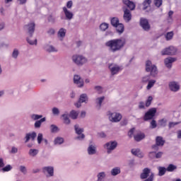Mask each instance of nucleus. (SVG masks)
Wrapping results in <instances>:
<instances>
[{
    "mask_svg": "<svg viewBox=\"0 0 181 181\" xmlns=\"http://www.w3.org/2000/svg\"><path fill=\"white\" fill-rule=\"evenodd\" d=\"M125 45H127L125 38L110 40L105 43V46L109 47V50L110 52H112V53L119 52Z\"/></svg>",
    "mask_w": 181,
    "mask_h": 181,
    "instance_id": "1",
    "label": "nucleus"
},
{
    "mask_svg": "<svg viewBox=\"0 0 181 181\" xmlns=\"http://www.w3.org/2000/svg\"><path fill=\"white\" fill-rule=\"evenodd\" d=\"M146 71L150 72V76H152V77L158 76V68L155 64H152V62L149 60L146 62Z\"/></svg>",
    "mask_w": 181,
    "mask_h": 181,
    "instance_id": "2",
    "label": "nucleus"
},
{
    "mask_svg": "<svg viewBox=\"0 0 181 181\" xmlns=\"http://www.w3.org/2000/svg\"><path fill=\"white\" fill-rule=\"evenodd\" d=\"M72 61L76 66H83V64L87 63V59L83 56L78 54L72 56Z\"/></svg>",
    "mask_w": 181,
    "mask_h": 181,
    "instance_id": "3",
    "label": "nucleus"
},
{
    "mask_svg": "<svg viewBox=\"0 0 181 181\" xmlns=\"http://www.w3.org/2000/svg\"><path fill=\"white\" fill-rule=\"evenodd\" d=\"M158 110L156 107L150 108L145 114L143 117L144 121H149L151 119H153L155 115H156Z\"/></svg>",
    "mask_w": 181,
    "mask_h": 181,
    "instance_id": "4",
    "label": "nucleus"
},
{
    "mask_svg": "<svg viewBox=\"0 0 181 181\" xmlns=\"http://www.w3.org/2000/svg\"><path fill=\"white\" fill-rule=\"evenodd\" d=\"M107 115L109 117V120L111 122H119V121L122 119V115L118 112H108Z\"/></svg>",
    "mask_w": 181,
    "mask_h": 181,
    "instance_id": "5",
    "label": "nucleus"
},
{
    "mask_svg": "<svg viewBox=\"0 0 181 181\" xmlns=\"http://www.w3.org/2000/svg\"><path fill=\"white\" fill-rule=\"evenodd\" d=\"M118 142L117 141H110L105 144V148L107 149V153H112V151L117 149Z\"/></svg>",
    "mask_w": 181,
    "mask_h": 181,
    "instance_id": "6",
    "label": "nucleus"
},
{
    "mask_svg": "<svg viewBox=\"0 0 181 181\" xmlns=\"http://www.w3.org/2000/svg\"><path fill=\"white\" fill-rule=\"evenodd\" d=\"M177 50L175 47L170 46L161 51L162 56H175Z\"/></svg>",
    "mask_w": 181,
    "mask_h": 181,
    "instance_id": "7",
    "label": "nucleus"
},
{
    "mask_svg": "<svg viewBox=\"0 0 181 181\" xmlns=\"http://www.w3.org/2000/svg\"><path fill=\"white\" fill-rule=\"evenodd\" d=\"M73 81L74 84H76L78 88H83L84 87V80L81 78L80 75H74Z\"/></svg>",
    "mask_w": 181,
    "mask_h": 181,
    "instance_id": "8",
    "label": "nucleus"
},
{
    "mask_svg": "<svg viewBox=\"0 0 181 181\" xmlns=\"http://www.w3.org/2000/svg\"><path fill=\"white\" fill-rule=\"evenodd\" d=\"M24 28L28 31L30 37H33V33H35V29L36 28V24L35 22L28 23L24 26Z\"/></svg>",
    "mask_w": 181,
    "mask_h": 181,
    "instance_id": "9",
    "label": "nucleus"
},
{
    "mask_svg": "<svg viewBox=\"0 0 181 181\" xmlns=\"http://www.w3.org/2000/svg\"><path fill=\"white\" fill-rule=\"evenodd\" d=\"M122 11L124 12L123 19L126 23L131 22L132 20V14L131 13V10L127 8V7H122Z\"/></svg>",
    "mask_w": 181,
    "mask_h": 181,
    "instance_id": "10",
    "label": "nucleus"
},
{
    "mask_svg": "<svg viewBox=\"0 0 181 181\" xmlns=\"http://www.w3.org/2000/svg\"><path fill=\"white\" fill-rule=\"evenodd\" d=\"M74 129H75V132H76V134H77V135H81V136H78L76 138V139H79V141H81V139H84V138H86V135H84V134H83V132H84V129L80 128V125L75 124Z\"/></svg>",
    "mask_w": 181,
    "mask_h": 181,
    "instance_id": "11",
    "label": "nucleus"
},
{
    "mask_svg": "<svg viewBox=\"0 0 181 181\" xmlns=\"http://www.w3.org/2000/svg\"><path fill=\"white\" fill-rule=\"evenodd\" d=\"M122 3L124 6L122 8H127L129 11H135V8H136V5L130 0H122Z\"/></svg>",
    "mask_w": 181,
    "mask_h": 181,
    "instance_id": "12",
    "label": "nucleus"
},
{
    "mask_svg": "<svg viewBox=\"0 0 181 181\" xmlns=\"http://www.w3.org/2000/svg\"><path fill=\"white\" fill-rule=\"evenodd\" d=\"M168 87L170 90V91H173V93H177L179 90H180V84L179 82L176 81H171L168 83Z\"/></svg>",
    "mask_w": 181,
    "mask_h": 181,
    "instance_id": "13",
    "label": "nucleus"
},
{
    "mask_svg": "<svg viewBox=\"0 0 181 181\" xmlns=\"http://www.w3.org/2000/svg\"><path fill=\"white\" fill-rule=\"evenodd\" d=\"M140 26L145 30L146 32H148L151 30V25H149V21L148 19L141 18L140 19Z\"/></svg>",
    "mask_w": 181,
    "mask_h": 181,
    "instance_id": "14",
    "label": "nucleus"
},
{
    "mask_svg": "<svg viewBox=\"0 0 181 181\" xmlns=\"http://www.w3.org/2000/svg\"><path fill=\"white\" fill-rule=\"evenodd\" d=\"M108 67L112 76L118 74V73H119V70H121V67L115 64H109Z\"/></svg>",
    "mask_w": 181,
    "mask_h": 181,
    "instance_id": "15",
    "label": "nucleus"
},
{
    "mask_svg": "<svg viewBox=\"0 0 181 181\" xmlns=\"http://www.w3.org/2000/svg\"><path fill=\"white\" fill-rule=\"evenodd\" d=\"M151 173H152L151 172V169L149 168H145L144 169H143L142 173L140 174V179H141V180H145V179H148V177H149L151 175Z\"/></svg>",
    "mask_w": 181,
    "mask_h": 181,
    "instance_id": "16",
    "label": "nucleus"
},
{
    "mask_svg": "<svg viewBox=\"0 0 181 181\" xmlns=\"http://www.w3.org/2000/svg\"><path fill=\"white\" fill-rule=\"evenodd\" d=\"M176 58L168 57L164 59V64L167 69H172V64L176 62Z\"/></svg>",
    "mask_w": 181,
    "mask_h": 181,
    "instance_id": "17",
    "label": "nucleus"
},
{
    "mask_svg": "<svg viewBox=\"0 0 181 181\" xmlns=\"http://www.w3.org/2000/svg\"><path fill=\"white\" fill-rule=\"evenodd\" d=\"M87 152L88 155H95V153H97V147L93 141H90L89 146L87 148Z\"/></svg>",
    "mask_w": 181,
    "mask_h": 181,
    "instance_id": "18",
    "label": "nucleus"
},
{
    "mask_svg": "<svg viewBox=\"0 0 181 181\" xmlns=\"http://www.w3.org/2000/svg\"><path fill=\"white\" fill-rule=\"evenodd\" d=\"M36 136H37V134H36V132H33L32 133H27L25 136V144H28L30 139L32 141H35L36 139Z\"/></svg>",
    "mask_w": 181,
    "mask_h": 181,
    "instance_id": "19",
    "label": "nucleus"
},
{
    "mask_svg": "<svg viewBox=\"0 0 181 181\" xmlns=\"http://www.w3.org/2000/svg\"><path fill=\"white\" fill-rule=\"evenodd\" d=\"M48 173L49 177L54 176V168L53 166H46L42 168V173Z\"/></svg>",
    "mask_w": 181,
    "mask_h": 181,
    "instance_id": "20",
    "label": "nucleus"
},
{
    "mask_svg": "<svg viewBox=\"0 0 181 181\" xmlns=\"http://www.w3.org/2000/svg\"><path fill=\"white\" fill-rule=\"evenodd\" d=\"M131 153L134 156H137V158H140L141 159L144 158V153L139 148H133L131 150Z\"/></svg>",
    "mask_w": 181,
    "mask_h": 181,
    "instance_id": "21",
    "label": "nucleus"
},
{
    "mask_svg": "<svg viewBox=\"0 0 181 181\" xmlns=\"http://www.w3.org/2000/svg\"><path fill=\"white\" fill-rule=\"evenodd\" d=\"M63 11L67 21H71V19H73V16H74V14H73L70 11H69L67 8L63 7Z\"/></svg>",
    "mask_w": 181,
    "mask_h": 181,
    "instance_id": "22",
    "label": "nucleus"
},
{
    "mask_svg": "<svg viewBox=\"0 0 181 181\" xmlns=\"http://www.w3.org/2000/svg\"><path fill=\"white\" fill-rule=\"evenodd\" d=\"M44 49L48 53H53L54 52H57V49H56V47L49 44H47L44 46Z\"/></svg>",
    "mask_w": 181,
    "mask_h": 181,
    "instance_id": "23",
    "label": "nucleus"
},
{
    "mask_svg": "<svg viewBox=\"0 0 181 181\" xmlns=\"http://www.w3.org/2000/svg\"><path fill=\"white\" fill-rule=\"evenodd\" d=\"M70 115L68 113H64L62 115V118L63 119L64 124L65 125H70L71 121L70 120Z\"/></svg>",
    "mask_w": 181,
    "mask_h": 181,
    "instance_id": "24",
    "label": "nucleus"
},
{
    "mask_svg": "<svg viewBox=\"0 0 181 181\" xmlns=\"http://www.w3.org/2000/svg\"><path fill=\"white\" fill-rule=\"evenodd\" d=\"M115 28H116L117 33L119 35H122V33H124V30H125V27L122 23H119V25L115 26Z\"/></svg>",
    "mask_w": 181,
    "mask_h": 181,
    "instance_id": "25",
    "label": "nucleus"
},
{
    "mask_svg": "<svg viewBox=\"0 0 181 181\" xmlns=\"http://www.w3.org/2000/svg\"><path fill=\"white\" fill-rule=\"evenodd\" d=\"M152 4V0H144L143 3L140 5H141L142 7V11H146L149 6H151V4Z\"/></svg>",
    "mask_w": 181,
    "mask_h": 181,
    "instance_id": "26",
    "label": "nucleus"
},
{
    "mask_svg": "<svg viewBox=\"0 0 181 181\" xmlns=\"http://www.w3.org/2000/svg\"><path fill=\"white\" fill-rule=\"evenodd\" d=\"M105 100V96L99 97L95 99V103L97 105V107H98V109L100 110L101 108V105H103V101Z\"/></svg>",
    "mask_w": 181,
    "mask_h": 181,
    "instance_id": "27",
    "label": "nucleus"
},
{
    "mask_svg": "<svg viewBox=\"0 0 181 181\" xmlns=\"http://www.w3.org/2000/svg\"><path fill=\"white\" fill-rule=\"evenodd\" d=\"M165 140L163 139V137L160 136H158L156 137V144L160 146H163L165 145Z\"/></svg>",
    "mask_w": 181,
    "mask_h": 181,
    "instance_id": "28",
    "label": "nucleus"
},
{
    "mask_svg": "<svg viewBox=\"0 0 181 181\" xmlns=\"http://www.w3.org/2000/svg\"><path fill=\"white\" fill-rule=\"evenodd\" d=\"M79 103H85L87 104L88 103V96L86 93H83L80 95L78 99Z\"/></svg>",
    "mask_w": 181,
    "mask_h": 181,
    "instance_id": "29",
    "label": "nucleus"
},
{
    "mask_svg": "<svg viewBox=\"0 0 181 181\" xmlns=\"http://www.w3.org/2000/svg\"><path fill=\"white\" fill-rule=\"evenodd\" d=\"M134 138L136 142H140V141H142V139H145V134L139 133V134L134 135Z\"/></svg>",
    "mask_w": 181,
    "mask_h": 181,
    "instance_id": "30",
    "label": "nucleus"
},
{
    "mask_svg": "<svg viewBox=\"0 0 181 181\" xmlns=\"http://www.w3.org/2000/svg\"><path fill=\"white\" fill-rule=\"evenodd\" d=\"M42 122H46V117H42V119H40V120H37L35 124H34V127L35 128L39 129L40 128V127H42Z\"/></svg>",
    "mask_w": 181,
    "mask_h": 181,
    "instance_id": "31",
    "label": "nucleus"
},
{
    "mask_svg": "<svg viewBox=\"0 0 181 181\" xmlns=\"http://www.w3.org/2000/svg\"><path fill=\"white\" fill-rule=\"evenodd\" d=\"M119 173H121V168L119 167L114 168L110 171L112 176H117V175H119Z\"/></svg>",
    "mask_w": 181,
    "mask_h": 181,
    "instance_id": "32",
    "label": "nucleus"
},
{
    "mask_svg": "<svg viewBox=\"0 0 181 181\" xmlns=\"http://www.w3.org/2000/svg\"><path fill=\"white\" fill-rule=\"evenodd\" d=\"M110 23L113 28H115V26L119 24V19L117 17H113L110 19Z\"/></svg>",
    "mask_w": 181,
    "mask_h": 181,
    "instance_id": "33",
    "label": "nucleus"
},
{
    "mask_svg": "<svg viewBox=\"0 0 181 181\" xmlns=\"http://www.w3.org/2000/svg\"><path fill=\"white\" fill-rule=\"evenodd\" d=\"M62 144H64V139L62 137L58 136L54 140V145H62Z\"/></svg>",
    "mask_w": 181,
    "mask_h": 181,
    "instance_id": "34",
    "label": "nucleus"
},
{
    "mask_svg": "<svg viewBox=\"0 0 181 181\" xmlns=\"http://www.w3.org/2000/svg\"><path fill=\"white\" fill-rule=\"evenodd\" d=\"M105 176H107V174H105V172L98 173L97 175V177H98L97 181H104V179H105Z\"/></svg>",
    "mask_w": 181,
    "mask_h": 181,
    "instance_id": "35",
    "label": "nucleus"
},
{
    "mask_svg": "<svg viewBox=\"0 0 181 181\" xmlns=\"http://www.w3.org/2000/svg\"><path fill=\"white\" fill-rule=\"evenodd\" d=\"M37 153H39V150L36 148H30L28 152V155H30V156H33V158H35Z\"/></svg>",
    "mask_w": 181,
    "mask_h": 181,
    "instance_id": "36",
    "label": "nucleus"
},
{
    "mask_svg": "<svg viewBox=\"0 0 181 181\" xmlns=\"http://www.w3.org/2000/svg\"><path fill=\"white\" fill-rule=\"evenodd\" d=\"M69 117L72 119H77V118L78 117V112L76 110H71L69 113Z\"/></svg>",
    "mask_w": 181,
    "mask_h": 181,
    "instance_id": "37",
    "label": "nucleus"
},
{
    "mask_svg": "<svg viewBox=\"0 0 181 181\" xmlns=\"http://www.w3.org/2000/svg\"><path fill=\"white\" fill-rule=\"evenodd\" d=\"M32 37H30L29 35L26 37V41L28 43H29L31 46H33L34 45L36 46L37 45V39H35L34 41L30 40Z\"/></svg>",
    "mask_w": 181,
    "mask_h": 181,
    "instance_id": "38",
    "label": "nucleus"
},
{
    "mask_svg": "<svg viewBox=\"0 0 181 181\" xmlns=\"http://www.w3.org/2000/svg\"><path fill=\"white\" fill-rule=\"evenodd\" d=\"M158 176H163L166 173L167 169L165 167H158Z\"/></svg>",
    "mask_w": 181,
    "mask_h": 181,
    "instance_id": "39",
    "label": "nucleus"
},
{
    "mask_svg": "<svg viewBox=\"0 0 181 181\" xmlns=\"http://www.w3.org/2000/svg\"><path fill=\"white\" fill-rule=\"evenodd\" d=\"M110 25L107 23H103L100 25V29L102 30V32H105L107 29H108Z\"/></svg>",
    "mask_w": 181,
    "mask_h": 181,
    "instance_id": "40",
    "label": "nucleus"
},
{
    "mask_svg": "<svg viewBox=\"0 0 181 181\" xmlns=\"http://www.w3.org/2000/svg\"><path fill=\"white\" fill-rule=\"evenodd\" d=\"M167 169V172H173L177 169V167L173 164L168 165Z\"/></svg>",
    "mask_w": 181,
    "mask_h": 181,
    "instance_id": "41",
    "label": "nucleus"
},
{
    "mask_svg": "<svg viewBox=\"0 0 181 181\" xmlns=\"http://www.w3.org/2000/svg\"><path fill=\"white\" fill-rule=\"evenodd\" d=\"M50 131L52 134H56V132H59V127L55 124H51Z\"/></svg>",
    "mask_w": 181,
    "mask_h": 181,
    "instance_id": "42",
    "label": "nucleus"
},
{
    "mask_svg": "<svg viewBox=\"0 0 181 181\" xmlns=\"http://www.w3.org/2000/svg\"><path fill=\"white\" fill-rule=\"evenodd\" d=\"M66 30L64 28H61L59 31H58V36H59V37H64L66 36Z\"/></svg>",
    "mask_w": 181,
    "mask_h": 181,
    "instance_id": "43",
    "label": "nucleus"
},
{
    "mask_svg": "<svg viewBox=\"0 0 181 181\" xmlns=\"http://www.w3.org/2000/svg\"><path fill=\"white\" fill-rule=\"evenodd\" d=\"M155 83H156V80H150V81H148V83L146 86V89L147 90H151V88L152 87H153V86H155Z\"/></svg>",
    "mask_w": 181,
    "mask_h": 181,
    "instance_id": "44",
    "label": "nucleus"
},
{
    "mask_svg": "<svg viewBox=\"0 0 181 181\" xmlns=\"http://www.w3.org/2000/svg\"><path fill=\"white\" fill-rule=\"evenodd\" d=\"M94 90L98 93V94H103L104 88L101 86H95Z\"/></svg>",
    "mask_w": 181,
    "mask_h": 181,
    "instance_id": "45",
    "label": "nucleus"
},
{
    "mask_svg": "<svg viewBox=\"0 0 181 181\" xmlns=\"http://www.w3.org/2000/svg\"><path fill=\"white\" fill-rule=\"evenodd\" d=\"M167 123L168 120L166 119H161L158 120V125H160V127H166Z\"/></svg>",
    "mask_w": 181,
    "mask_h": 181,
    "instance_id": "46",
    "label": "nucleus"
},
{
    "mask_svg": "<svg viewBox=\"0 0 181 181\" xmlns=\"http://www.w3.org/2000/svg\"><path fill=\"white\" fill-rule=\"evenodd\" d=\"M153 100V98L152 96H148L147 100H146V107H151V104H152V101Z\"/></svg>",
    "mask_w": 181,
    "mask_h": 181,
    "instance_id": "47",
    "label": "nucleus"
},
{
    "mask_svg": "<svg viewBox=\"0 0 181 181\" xmlns=\"http://www.w3.org/2000/svg\"><path fill=\"white\" fill-rule=\"evenodd\" d=\"M31 118L33 119V121H37V119H40V118L41 119L43 118V115L33 114L31 115Z\"/></svg>",
    "mask_w": 181,
    "mask_h": 181,
    "instance_id": "48",
    "label": "nucleus"
},
{
    "mask_svg": "<svg viewBox=\"0 0 181 181\" xmlns=\"http://www.w3.org/2000/svg\"><path fill=\"white\" fill-rule=\"evenodd\" d=\"M173 31L167 33L165 35L166 40H172V39H173Z\"/></svg>",
    "mask_w": 181,
    "mask_h": 181,
    "instance_id": "49",
    "label": "nucleus"
},
{
    "mask_svg": "<svg viewBox=\"0 0 181 181\" xmlns=\"http://www.w3.org/2000/svg\"><path fill=\"white\" fill-rule=\"evenodd\" d=\"M19 170L23 173V175H26L28 173V169L25 165H20Z\"/></svg>",
    "mask_w": 181,
    "mask_h": 181,
    "instance_id": "50",
    "label": "nucleus"
},
{
    "mask_svg": "<svg viewBox=\"0 0 181 181\" xmlns=\"http://www.w3.org/2000/svg\"><path fill=\"white\" fill-rule=\"evenodd\" d=\"M11 56L13 59H18V56H19V50H18V49H14Z\"/></svg>",
    "mask_w": 181,
    "mask_h": 181,
    "instance_id": "51",
    "label": "nucleus"
},
{
    "mask_svg": "<svg viewBox=\"0 0 181 181\" xmlns=\"http://www.w3.org/2000/svg\"><path fill=\"white\" fill-rule=\"evenodd\" d=\"M150 81H151V75L145 76L141 79L142 83H149Z\"/></svg>",
    "mask_w": 181,
    "mask_h": 181,
    "instance_id": "52",
    "label": "nucleus"
},
{
    "mask_svg": "<svg viewBox=\"0 0 181 181\" xmlns=\"http://www.w3.org/2000/svg\"><path fill=\"white\" fill-rule=\"evenodd\" d=\"M52 111L53 115H57V116L60 115V110H59V108L53 107Z\"/></svg>",
    "mask_w": 181,
    "mask_h": 181,
    "instance_id": "53",
    "label": "nucleus"
},
{
    "mask_svg": "<svg viewBox=\"0 0 181 181\" xmlns=\"http://www.w3.org/2000/svg\"><path fill=\"white\" fill-rule=\"evenodd\" d=\"M3 172H9V170H12V166L11 165H7L6 167L3 168V169H0Z\"/></svg>",
    "mask_w": 181,
    "mask_h": 181,
    "instance_id": "54",
    "label": "nucleus"
},
{
    "mask_svg": "<svg viewBox=\"0 0 181 181\" xmlns=\"http://www.w3.org/2000/svg\"><path fill=\"white\" fill-rule=\"evenodd\" d=\"M148 158L150 159H155L156 158V151H151L148 153Z\"/></svg>",
    "mask_w": 181,
    "mask_h": 181,
    "instance_id": "55",
    "label": "nucleus"
},
{
    "mask_svg": "<svg viewBox=\"0 0 181 181\" xmlns=\"http://www.w3.org/2000/svg\"><path fill=\"white\" fill-rule=\"evenodd\" d=\"M37 140L39 144H42V141H43V134L39 133L37 135Z\"/></svg>",
    "mask_w": 181,
    "mask_h": 181,
    "instance_id": "56",
    "label": "nucleus"
},
{
    "mask_svg": "<svg viewBox=\"0 0 181 181\" xmlns=\"http://www.w3.org/2000/svg\"><path fill=\"white\" fill-rule=\"evenodd\" d=\"M155 178V174L153 173H151L150 176L146 179H144V181H153V179Z\"/></svg>",
    "mask_w": 181,
    "mask_h": 181,
    "instance_id": "57",
    "label": "nucleus"
},
{
    "mask_svg": "<svg viewBox=\"0 0 181 181\" xmlns=\"http://www.w3.org/2000/svg\"><path fill=\"white\" fill-rule=\"evenodd\" d=\"M156 127H158V124H156V120L152 119L151 122V128L152 129H155V128H156Z\"/></svg>",
    "mask_w": 181,
    "mask_h": 181,
    "instance_id": "58",
    "label": "nucleus"
},
{
    "mask_svg": "<svg viewBox=\"0 0 181 181\" xmlns=\"http://www.w3.org/2000/svg\"><path fill=\"white\" fill-rule=\"evenodd\" d=\"M179 124H180V122H170L169 123V124H168V127H169L170 129V128H173L175 126L179 125Z\"/></svg>",
    "mask_w": 181,
    "mask_h": 181,
    "instance_id": "59",
    "label": "nucleus"
},
{
    "mask_svg": "<svg viewBox=\"0 0 181 181\" xmlns=\"http://www.w3.org/2000/svg\"><path fill=\"white\" fill-rule=\"evenodd\" d=\"M159 145L153 144L151 146V149L153 151V152H158V151H159Z\"/></svg>",
    "mask_w": 181,
    "mask_h": 181,
    "instance_id": "60",
    "label": "nucleus"
},
{
    "mask_svg": "<svg viewBox=\"0 0 181 181\" xmlns=\"http://www.w3.org/2000/svg\"><path fill=\"white\" fill-rule=\"evenodd\" d=\"M128 165H129V168H134V166H135V165H136L135 160L134 159L129 160L128 161Z\"/></svg>",
    "mask_w": 181,
    "mask_h": 181,
    "instance_id": "61",
    "label": "nucleus"
},
{
    "mask_svg": "<svg viewBox=\"0 0 181 181\" xmlns=\"http://www.w3.org/2000/svg\"><path fill=\"white\" fill-rule=\"evenodd\" d=\"M47 33L49 35V36H53V35H54V33H56V31L53 29V28H49L47 31Z\"/></svg>",
    "mask_w": 181,
    "mask_h": 181,
    "instance_id": "62",
    "label": "nucleus"
},
{
    "mask_svg": "<svg viewBox=\"0 0 181 181\" xmlns=\"http://www.w3.org/2000/svg\"><path fill=\"white\" fill-rule=\"evenodd\" d=\"M154 5L157 6V8L160 7L162 5V0H154Z\"/></svg>",
    "mask_w": 181,
    "mask_h": 181,
    "instance_id": "63",
    "label": "nucleus"
},
{
    "mask_svg": "<svg viewBox=\"0 0 181 181\" xmlns=\"http://www.w3.org/2000/svg\"><path fill=\"white\" fill-rule=\"evenodd\" d=\"M121 127H125V125H128V119H123L120 122Z\"/></svg>",
    "mask_w": 181,
    "mask_h": 181,
    "instance_id": "64",
    "label": "nucleus"
}]
</instances>
